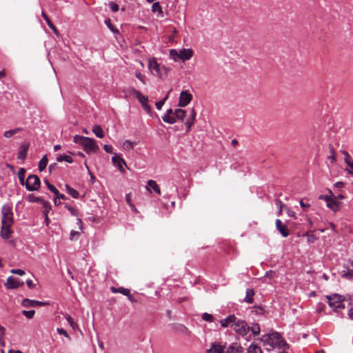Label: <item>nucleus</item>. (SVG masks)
<instances>
[{
	"label": "nucleus",
	"instance_id": "3",
	"mask_svg": "<svg viewBox=\"0 0 353 353\" xmlns=\"http://www.w3.org/2000/svg\"><path fill=\"white\" fill-rule=\"evenodd\" d=\"M74 143L83 146L87 153L96 152L99 149L95 141L91 138L75 135L73 138Z\"/></svg>",
	"mask_w": 353,
	"mask_h": 353
},
{
	"label": "nucleus",
	"instance_id": "51",
	"mask_svg": "<svg viewBox=\"0 0 353 353\" xmlns=\"http://www.w3.org/2000/svg\"><path fill=\"white\" fill-rule=\"evenodd\" d=\"M10 272L12 274H18V275H20V276H23V275L25 274V271L23 270H21V269H12L10 270Z\"/></svg>",
	"mask_w": 353,
	"mask_h": 353
},
{
	"label": "nucleus",
	"instance_id": "6",
	"mask_svg": "<svg viewBox=\"0 0 353 353\" xmlns=\"http://www.w3.org/2000/svg\"><path fill=\"white\" fill-rule=\"evenodd\" d=\"M327 303L329 305L333 308L334 311L337 312L339 309H344L345 305L343 301L344 299L343 296L338 294H334L330 296H327Z\"/></svg>",
	"mask_w": 353,
	"mask_h": 353
},
{
	"label": "nucleus",
	"instance_id": "27",
	"mask_svg": "<svg viewBox=\"0 0 353 353\" xmlns=\"http://www.w3.org/2000/svg\"><path fill=\"white\" fill-rule=\"evenodd\" d=\"M92 132L99 138H103L104 137L103 130L99 125H95L93 126Z\"/></svg>",
	"mask_w": 353,
	"mask_h": 353
},
{
	"label": "nucleus",
	"instance_id": "20",
	"mask_svg": "<svg viewBox=\"0 0 353 353\" xmlns=\"http://www.w3.org/2000/svg\"><path fill=\"white\" fill-rule=\"evenodd\" d=\"M236 317L234 315H230L225 319L221 321V325L223 327H232V324H233L236 320Z\"/></svg>",
	"mask_w": 353,
	"mask_h": 353
},
{
	"label": "nucleus",
	"instance_id": "42",
	"mask_svg": "<svg viewBox=\"0 0 353 353\" xmlns=\"http://www.w3.org/2000/svg\"><path fill=\"white\" fill-rule=\"evenodd\" d=\"M45 183L46 184L49 190L53 192L54 194H58L59 190L52 184H50L48 181L46 180Z\"/></svg>",
	"mask_w": 353,
	"mask_h": 353
},
{
	"label": "nucleus",
	"instance_id": "17",
	"mask_svg": "<svg viewBox=\"0 0 353 353\" xmlns=\"http://www.w3.org/2000/svg\"><path fill=\"white\" fill-rule=\"evenodd\" d=\"M180 51V60L187 61L190 59L193 56V51L191 49L183 48Z\"/></svg>",
	"mask_w": 353,
	"mask_h": 353
},
{
	"label": "nucleus",
	"instance_id": "63",
	"mask_svg": "<svg viewBox=\"0 0 353 353\" xmlns=\"http://www.w3.org/2000/svg\"><path fill=\"white\" fill-rule=\"evenodd\" d=\"M273 274H274V272L271 270L269 272H267L265 273V277L272 278Z\"/></svg>",
	"mask_w": 353,
	"mask_h": 353
},
{
	"label": "nucleus",
	"instance_id": "44",
	"mask_svg": "<svg viewBox=\"0 0 353 353\" xmlns=\"http://www.w3.org/2000/svg\"><path fill=\"white\" fill-rule=\"evenodd\" d=\"M202 319L205 321L212 322L214 317L212 314L205 312L202 314Z\"/></svg>",
	"mask_w": 353,
	"mask_h": 353
},
{
	"label": "nucleus",
	"instance_id": "58",
	"mask_svg": "<svg viewBox=\"0 0 353 353\" xmlns=\"http://www.w3.org/2000/svg\"><path fill=\"white\" fill-rule=\"evenodd\" d=\"M125 199H126V202L128 203V204L130 205L132 209L135 210L134 205L131 202V199H130V196L129 194H128L126 195Z\"/></svg>",
	"mask_w": 353,
	"mask_h": 353
},
{
	"label": "nucleus",
	"instance_id": "8",
	"mask_svg": "<svg viewBox=\"0 0 353 353\" xmlns=\"http://www.w3.org/2000/svg\"><path fill=\"white\" fill-rule=\"evenodd\" d=\"M41 181L37 175H30L28 176L26 183V188L29 191H35L39 190Z\"/></svg>",
	"mask_w": 353,
	"mask_h": 353
},
{
	"label": "nucleus",
	"instance_id": "28",
	"mask_svg": "<svg viewBox=\"0 0 353 353\" xmlns=\"http://www.w3.org/2000/svg\"><path fill=\"white\" fill-rule=\"evenodd\" d=\"M41 15H42L43 18L45 19V21H46L48 26L50 28V29H52L53 30V32L55 34H57V30L56 27L53 25V23L50 21V19L48 18L47 14L44 12H42Z\"/></svg>",
	"mask_w": 353,
	"mask_h": 353
},
{
	"label": "nucleus",
	"instance_id": "52",
	"mask_svg": "<svg viewBox=\"0 0 353 353\" xmlns=\"http://www.w3.org/2000/svg\"><path fill=\"white\" fill-rule=\"evenodd\" d=\"M130 292V290L128 288H119V293H121L125 296L129 295V293Z\"/></svg>",
	"mask_w": 353,
	"mask_h": 353
},
{
	"label": "nucleus",
	"instance_id": "32",
	"mask_svg": "<svg viewBox=\"0 0 353 353\" xmlns=\"http://www.w3.org/2000/svg\"><path fill=\"white\" fill-rule=\"evenodd\" d=\"M180 51L176 50L175 49H172L170 50V57L171 59H172L174 61H177L180 60Z\"/></svg>",
	"mask_w": 353,
	"mask_h": 353
},
{
	"label": "nucleus",
	"instance_id": "13",
	"mask_svg": "<svg viewBox=\"0 0 353 353\" xmlns=\"http://www.w3.org/2000/svg\"><path fill=\"white\" fill-rule=\"evenodd\" d=\"M112 161L115 166L118 168V169L123 173L125 172V169L123 167V164L127 166L126 163L124 159L117 155V154H114V155L112 158Z\"/></svg>",
	"mask_w": 353,
	"mask_h": 353
},
{
	"label": "nucleus",
	"instance_id": "14",
	"mask_svg": "<svg viewBox=\"0 0 353 353\" xmlns=\"http://www.w3.org/2000/svg\"><path fill=\"white\" fill-rule=\"evenodd\" d=\"M275 225L277 230L281 233V234L283 237H287L289 235V230L288 227L283 224L282 221L280 219H276L275 221Z\"/></svg>",
	"mask_w": 353,
	"mask_h": 353
},
{
	"label": "nucleus",
	"instance_id": "43",
	"mask_svg": "<svg viewBox=\"0 0 353 353\" xmlns=\"http://www.w3.org/2000/svg\"><path fill=\"white\" fill-rule=\"evenodd\" d=\"M305 235L307 236V241L310 243H314L316 239V236L313 234V232H307Z\"/></svg>",
	"mask_w": 353,
	"mask_h": 353
},
{
	"label": "nucleus",
	"instance_id": "26",
	"mask_svg": "<svg viewBox=\"0 0 353 353\" xmlns=\"http://www.w3.org/2000/svg\"><path fill=\"white\" fill-rule=\"evenodd\" d=\"M65 190L67 193L70 195L74 199H78L79 194V192L74 188H71L69 185H65Z\"/></svg>",
	"mask_w": 353,
	"mask_h": 353
},
{
	"label": "nucleus",
	"instance_id": "2",
	"mask_svg": "<svg viewBox=\"0 0 353 353\" xmlns=\"http://www.w3.org/2000/svg\"><path fill=\"white\" fill-rule=\"evenodd\" d=\"M262 341L264 345H268L270 347H267L268 350L278 347L279 349L288 348V344L283 340L280 334L278 332H272L267 335H264L262 337Z\"/></svg>",
	"mask_w": 353,
	"mask_h": 353
},
{
	"label": "nucleus",
	"instance_id": "19",
	"mask_svg": "<svg viewBox=\"0 0 353 353\" xmlns=\"http://www.w3.org/2000/svg\"><path fill=\"white\" fill-rule=\"evenodd\" d=\"M350 264L352 268H347L341 272V276L347 279H353V260L350 261Z\"/></svg>",
	"mask_w": 353,
	"mask_h": 353
},
{
	"label": "nucleus",
	"instance_id": "31",
	"mask_svg": "<svg viewBox=\"0 0 353 353\" xmlns=\"http://www.w3.org/2000/svg\"><path fill=\"white\" fill-rule=\"evenodd\" d=\"M248 353H262V350L259 346L251 344L248 348Z\"/></svg>",
	"mask_w": 353,
	"mask_h": 353
},
{
	"label": "nucleus",
	"instance_id": "57",
	"mask_svg": "<svg viewBox=\"0 0 353 353\" xmlns=\"http://www.w3.org/2000/svg\"><path fill=\"white\" fill-rule=\"evenodd\" d=\"M319 199H323V200H325L327 203H328V201H330V200H332V196H327V195H321L319 196Z\"/></svg>",
	"mask_w": 353,
	"mask_h": 353
},
{
	"label": "nucleus",
	"instance_id": "55",
	"mask_svg": "<svg viewBox=\"0 0 353 353\" xmlns=\"http://www.w3.org/2000/svg\"><path fill=\"white\" fill-rule=\"evenodd\" d=\"M299 203L304 211H306L310 207V204L305 203L303 200H301Z\"/></svg>",
	"mask_w": 353,
	"mask_h": 353
},
{
	"label": "nucleus",
	"instance_id": "34",
	"mask_svg": "<svg viewBox=\"0 0 353 353\" xmlns=\"http://www.w3.org/2000/svg\"><path fill=\"white\" fill-rule=\"evenodd\" d=\"M26 170L24 168H20L18 171V177L19 182L22 185H24L26 181H24Z\"/></svg>",
	"mask_w": 353,
	"mask_h": 353
},
{
	"label": "nucleus",
	"instance_id": "64",
	"mask_svg": "<svg viewBox=\"0 0 353 353\" xmlns=\"http://www.w3.org/2000/svg\"><path fill=\"white\" fill-rule=\"evenodd\" d=\"M348 315H349L350 318L353 320V307L350 309V310L348 312Z\"/></svg>",
	"mask_w": 353,
	"mask_h": 353
},
{
	"label": "nucleus",
	"instance_id": "38",
	"mask_svg": "<svg viewBox=\"0 0 353 353\" xmlns=\"http://www.w3.org/2000/svg\"><path fill=\"white\" fill-rule=\"evenodd\" d=\"M152 11L153 12H159L162 14V8L159 2H154L152 6Z\"/></svg>",
	"mask_w": 353,
	"mask_h": 353
},
{
	"label": "nucleus",
	"instance_id": "62",
	"mask_svg": "<svg viewBox=\"0 0 353 353\" xmlns=\"http://www.w3.org/2000/svg\"><path fill=\"white\" fill-rule=\"evenodd\" d=\"M65 207L72 214H74L75 210L72 207L68 205H65Z\"/></svg>",
	"mask_w": 353,
	"mask_h": 353
},
{
	"label": "nucleus",
	"instance_id": "53",
	"mask_svg": "<svg viewBox=\"0 0 353 353\" xmlns=\"http://www.w3.org/2000/svg\"><path fill=\"white\" fill-rule=\"evenodd\" d=\"M123 145L125 148H126L128 149H132L134 146V143L132 142H131L130 141L127 140L124 142Z\"/></svg>",
	"mask_w": 353,
	"mask_h": 353
},
{
	"label": "nucleus",
	"instance_id": "36",
	"mask_svg": "<svg viewBox=\"0 0 353 353\" xmlns=\"http://www.w3.org/2000/svg\"><path fill=\"white\" fill-rule=\"evenodd\" d=\"M330 155L327 157V159L331 161L332 163L336 161L334 148L332 145H329Z\"/></svg>",
	"mask_w": 353,
	"mask_h": 353
},
{
	"label": "nucleus",
	"instance_id": "41",
	"mask_svg": "<svg viewBox=\"0 0 353 353\" xmlns=\"http://www.w3.org/2000/svg\"><path fill=\"white\" fill-rule=\"evenodd\" d=\"M65 319L73 330H75L78 327L77 324L70 315H67Z\"/></svg>",
	"mask_w": 353,
	"mask_h": 353
},
{
	"label": "nucleus",
	"instance_id": "5",
	"mask_svg": "<svg viewBox=\"0 0 353 353\" xmlns=\"http://www.w3.org/2000/svg\"><path fill=\"white\" fill-rule=\"evenodd\" d=\"M1 225H12L14 223L13 213L12 206L8 204H4L1 208Z\"/></svg>",
	"mask_w": 353,
	"mask_h": 353
},
{
	"label": "nucleus",
	"instance_id": "60",
	"mask_svg": "<svg viewBox=\"0 0 353 353\" xmlns=\"http://www.w3.org/2000/svg\"><path fill=\"white\" fill-rule=\"evenodd\" d=\"M57 163H53V164L50 165L49 171L50 172H52L53 170H54L57 168Z\"/></svg>",
	"mask_w": 353,
	"mask_h": 353
},
{
	"label": "nucleus",
	"instance_id": "48",
	"mask_svg": "<svg viewBox=\"0 0 353 353\" xmlns=\"http://www.w3.org/2000/svg\"><path fill=\"white\" fill-rule=\"evenodd\" d=\"M136 77L140 80L143 84H145V75L142 74L140 72L136 71L135 72Z\"/></svg>",
	"mask_w": 353,
	"mask_h": 353
},
{
	"label": "nucleus",
	"instance_id": "40",
	"mask_svg": "<svg viewBox=\"0 0 353 353\" xmlns=\"http://www.w3.org/2000/svg\"><path fill=\"white\" fill-rule=\"evenodd\" d=\"M22 314L28 319H31L34 317L35 314V311L34 310H23Z\"/></svg>",
	"mask_w": 353,
	"mask_h": 353
},
{
	"label": "nucleus",
	"instance_id": "39",
	"mask_svg": "<svg viewBox=\"0 0 353 353\" xmlns=\"http://www.w3.org/2000/svg\"><path fill=\"white\" fill-rule=\"evenodd\" d=\"M42 203L43 205V213L44 215H47L50 210H51V205L48 201H42Z\"/></svg>",
	"mask_w": 353,
	"mask_h": 353
},
{
	"label": "nucleus",
	"instance_id": "37",
	"mask_svg": "<svg viewBox=\"0 0 353 353\" xmlns=\"http://www.w3.org/2000/svg\"><path fill=\"white\" fill-rule=\"evenodd\" d=\"M172 90L169 91V92L167 94V95L161 100L155 103L156 108L160 110H161L163 105H164L165 101L168 99L169 93L171 92Z\"/></svg>",
	"mask_w": 353,
	"mask_h": 353
},
{
	"label": "nucleus",
	"instance_id": "21",
	"mask_svg": "<svg viewBox=\"0 0 353 353\" xmlns=\"http://www.w3.org/2000/svg\"><path fill=\"white\" fill-rule=\"evenodd\" d=\"M243 347L237 343H232L228 348V353H243Z\"/></svg>",
	"mask_w": 353,
	"mask_h": 353
},
{
	"label": "nucleus",
	"instance_id": "24",
	"mask_svg": "<svg viewBox=\"0 0 353 353\" xmlns=\"http://www.w3.org/2000/svg\"><path fill=\"white\" fill-rule=\"evenodd\" d=\"M327 206L334 212H336L340 208V203L336 201L335 198H332V200L328 201Z\"/></svg>",
	"mask_w": 353,
	"mask_h": 353
},
{
	"label": "nucleus",
	"instance_id": "30",
	"mask_svg": "<svg viewBox=\"0 0 353 353\" xmlns=\"http://www.w3.org/2000/svg\"><path fill=\"white\" fill-rule=\"evenodd\" d=\"M57 161L58 162H61L63 161H65L68 163H72L73 162V159L69 156V155H66V154H60L57 157Z\"/></svg>",
	"mask_w": 353,
	"mask_h": 353
},
{
	"label": "nucleus",
	"instance_id": "56",
	"mask_svg": "<svg viewBox=\"0 0 353 353\" xmlns=\"http://www.w3.org/2000/svg\"><path fill=\"white\" fill-rule=\"evenodd\" d=\"M103 149L107 153H112L113 148L112 146L110 145H104Z\"/></svg>",
	"mask_w": 353,
	"mask_h": 353
},
{
	"label": "nucleus",
	"instance_id": "18",
	"mask_svg": "<svg viewBox=\"0 0 353 353\" xmlns=\"http://www.w3.org/2000/svg\"><path fill=\"white\" fill-rule=\"evenodd\" d=\"M12 225H1V236L4 239H8L10 238L11 234L12 233V230H11Z\"/></svg>",
	"mask_w": 353,
	"mask_h": 353
},
{
	"label": "nucleus",
	"instance_id": "33",
	"mask_svg": "<svg viewBox=\"0 0 353 353\" xmlns=\"http://www.w3.org/2000/svg\"><path fill=\"white\" fill-rule=\"evenodd\" d=\"M48 165V158L47 156L45 155L43 157V158L41 159V161L39 163V171H43L46 169V166Z\"/></svg>",
	"mask_w": 353,
	"mask_h": 353
},
{
	"label": "nucleus",
	"instance_id": "25",
	"mask_svg": "<svg viewBox=\"0 0 353 353\" xmlns=\"http://www.w3.org/2000/svg\"><path fill=\"white\" fill-rule=\"evenodd\" d=\"M254 295V292L252 289H247L246 290V296L244 298V301L248 303H252L254 302L253 296Z\"/></svg>",
	"mask_w": 353,
	"mask_h": 353
},
{
	"label": "nucleus",
	"instance_id": "23",
	"mask_svg": "<svg viewBox=\"0 0 353 353\" xmlns=\"http://www.w3.org/2000/svg\"><path fill=\"white\" fill-rule=\"evenodd\" d=\"M28 150V145L22 144L19 147L17 158L21 160H24L26 158Z\"/></svg>",
	"mask_w": 353,
	"mask_h": 353
},
{
	"label": "nucleus",
	"instance_id": "29",
	"mask_svg": "<svg viewBox=\"0 0 353 353\" xmlns=\"http://www.w3.org/2000/svg\"><path fill=\"white\" fill-rule=\"evenodd\" d=\"M20 131H21V128H15L13 130H7L4 132L3 136L6 138L8 139V138L12 137L14 134H17Z\"/></svg>",
	"mask_w": 353,
	"mask_h": 353
},
{
	"label": "nucleus",
	"instance_id": "50",
	"mask_svg": "<svg viewBox=\"0 0 353 353\" xmlns=\"http://www.w3.org/2000/svg\"><path fill=\"white\" fill-rule=\"evenodd\" d=\"M109 6L112 11L114 12H117L119 10V6L113 1L110 2Z\"/></svg>",
	"mask_w": 353,
	"mask_h": 353
},
{
	"label": "nucleus",
	"instance_id": "1",
	"mask_svg": "<svg viewBox=\"0 0 353 353\" xmlns=\"http://www.w3.org/2000/svg\"><path fill=\"white\" fill-rule=\"evenodd\" d=\"M196 115V112L194 108L189 110L176 109L174 111L170 108L166 111L162 119L164 122L170 124H173L177 121H184L186 126V132H189L192 126L194 124Z\"/></svg>",
	"mask_w": 353,
	"mask_h": 353
},
{
	"label": "nucleus",
	"instance_id": "9",
	"mask_svg": "<svg viewBox=\"0 0 353 353\" xmlns=\"http://www.w3.org/2000/svg\"><path fill=\"white\" fill-rule=\"evenodd\" d=\"M192 99V95L188 92V91H182L180 94L179 106L185 107L187 106Z\"/></svg>",
	"mask_w": 353,
	"mask_h": 353
},
{
	"label": "nucleus",
	"instance_id": "4",
	"mask_svg": "<svg viewBox=\"0 0 353 353\" xmlns=\"http://www.w3.org/2000/svg\"><path fill=\"white\" fill-rule=\"evenodd\" d=\"M148 68L153 75L163 79L167 76L168 68L163 65L159 64L155 58H152L148 61Z\"/></svg>",
	"mask_w": 353,
	"mask_h": 353
},
{
	"label": "nucleus",
	"instance_id": "10",
	"mask_svg": "<svg viewBox=\"0 0 353 353\" xmlns=\"http://www.w3.org/2000/svg\"><path fill=\"white\" fill-rule=\"evenodd\" d=\"M48 304L49 303L46 302L34 301L29 299H24L21 302V305L27 308L44 306Z\"/></svg>",
	"mask_w": 353,
	"mask_h": 353
},
{
	"label": "nucleus",
	"instance_id": "15",
	"mask_svg": "<svg viewBox=\"0 0 353 353\" xmlns=\"http://www.w3.org/2000/svg\"><path fill=\"white\" fill-rule=\"evenodd\" d=\"M139 101L141 103L143 108L148 114H151V107L148 104V97H145L141 94V97H139L137 98Z\"/></svg>",
	"mask_w": 353,
	"mask_h": 353
},
{
	"label": "nucleus",
	"instance_id": "12",
	"mask_svg": "<svg viewBox=\"0 0 353 353\" xmlns=\"http://www.w3.org/2000/svg\"><path fill=\"white\" fill-rule=\"evenodd\" d=\"M23 285V281H20L19 279L12 276H9L5 283V286L8 289H16Z\"/></svg>",
	"mask_w": 353,
	"mask_h": 353
},
{
	"label": "nucleus",
	"instance_id": "7",
	"mask_svg": "<svg viewBox=\"0 0 353 353\" xmlns=\"http://www.w3.org/2000/svg\"><path fill=\"white\" fill-rule=\"evenodd\" d=\"M232 327L239 334L245 336L250 327L248 325L247 323L244 321L236 319L234 323L232 324Z\"/></svg>",
	"mask_w": 353,
	"mask_h": 353
},
{
	"label": "nucleus",
	"instance_id": "59",
	"mask_svg": "<svg viewBox=\"0 0 353 353\" xmlns=\"http://www.w3.org/2000/svg\"><path fill=\"white\" fill-rule=\"evenodd\" d=\"M26 284H27V286L30 288V289H32L34 288L35 285L34 283H33V281L31 280V279H28L26 281Z\"/></svg>",
	"mask_w": 353,
	"mask_h": 353
},
{
	"label": "nucleus",
	"instance_id": "16",
	"mask_svg": "<svg viewBox=\"0 0 353 353\" xmlns=\"http://www.w3.org/2000/svg\"><path fill=\"white\" fill-rule=\"evenodd\" d=\"M225 347L220 343H212L207 353H224Z\"/></svg>",
	"mask_w": 353,
	"mask_h": 353
},
{
	"label": "nucleus",
	"instance_id": "47",
	"mask_svg": "<svg viewBox=\"0 0 353 353\" xmlns=\"http://www.w3.org/2000/svg\"><path fill=\"white\" fill-rule=\"evenodd\" d=\"M251 330L254 336H257L260 333V327L258 324H255L251 327Z\"/></svg>",
	"mask_w": 353,
	"mask_h": 353
},
{
	"label": "nucleus",
	"instance_id": "49",
	"mask_svg": "<svg viewBox=\"0 0 353 353\" xmlns=\"http://www.w3.org/2000/svg\"><path fill=\"white\" fill-rule=\"evenodd\" d=\"M276 205L279 207L278 215H281L283 208L285 207L283 203L280 200L276 201Z\"/></svg>",
	"mask_w": 353,
	"mask_h": 353
},
{
	"label": "nucleus",
	"instance_id": "54",
	"mask_svg": "<svg viewBox=\"0 0 353 353\" xmlns=\"http://www.w3.org/2000/svg\"><path fill=\"white\" fill-rule=\"evenodd\" d=\"M57 332L59 334L63 335L64 336H65L67 338H69L68 334L67 333V332L64 329H63V328H57Z\"/></svg>",
	"mask_w": 353,
	"mask_h": 353
},
{
	"label": "nucleus",
	"instance_id": "46",
	"mask_svg": "<svg viewBox=\"0 0 353 353\" xmlns=\"http://www.w3.org/2000/svg\"><path fill=\"white\" fill-rule=\"evenodd\" d=\"M128 92L129 94H134L136 96V97H141V93L137 90L135 88H130L128 90Z\"/></svg>",
	"mask_w": 353,
	"mask_h": 353
},
{
	"label": "nucleus",
	"instance_id": "22",
	"mask_svg": "<svg viewBox=\"0 0 353 353\" xmlns=\"http://www.w3.org/2000/svg\"><path fill=\"white\" fill-rule=\"evenodd\" d=\"M148 186L146 187L147 190L151 193L150 188H152L154 191L158 194H161V190L159 185H157V182L154 180H149L148 181Z\"/></svg>",
	"mask_w": 353,
	"mask_h": 353
},
{
	"label": "nucleus",
	"instance_id": "11",
	"mask_svg": "<svg viewBox=\"0 0 353 353\" xmlns=\"http://www.w3.org/2000/svg\"><path fill=\"white\" fill-rule=\"evenodd\" d=\"M341 153L343 154L345 163L347 165V168H345V171L348 174L353 176V159H352V158L351 157L350 154L345 150H342Z\"/></svg>",
	"mask_w": 353,
	"mask_h": 353
},
{
	"label": "nucleus",
	"instance_id": "35",
	"mask_svg": "<svg viewBox=\"0 0 353 353\" xmlns=\"http://www.w3.org/2000/svg\"><path fill=\"white\" fill-rule=\"evenodd\" d=\"M6 334V328L0 325V345L5 346L4 336Z\"/></svg>",
	"mask_w": 353,
	"mask_h": 353
},
{
	"label": "nucleus",
	"instance_id": "45",
	"mask_svg": "<svg viewBox=\"0 0 353 353\" xmlns=\"http://www.w3.org/2000/svg\"><path fill=\"white\" fill-rule=\"evenodd\" d=\"M105 25L109 28V29L112 32H119V31L117 30H116L114 26H112V23H111V21L110 19H105Z\"/></svg>",
	"mask_w": 353,
	"mask_h": 353
},
{
	"label": "nucleus",
	"instance_id": "61",
	"mask_svg": "<svg viewBox=\"0 0 353 353\" xmlns=\"http://www.w3.org/2000/svg\"><path fill=\"white\" fill-rule=\"evenodd\" d=\"M79 233L78 232H76V231H74V230H72L71 232H70V239H73V238L76 236V235H79Z\"/></svg>",
	"mask_w": 353,
	"mask_h": 353
}]
</instances>
